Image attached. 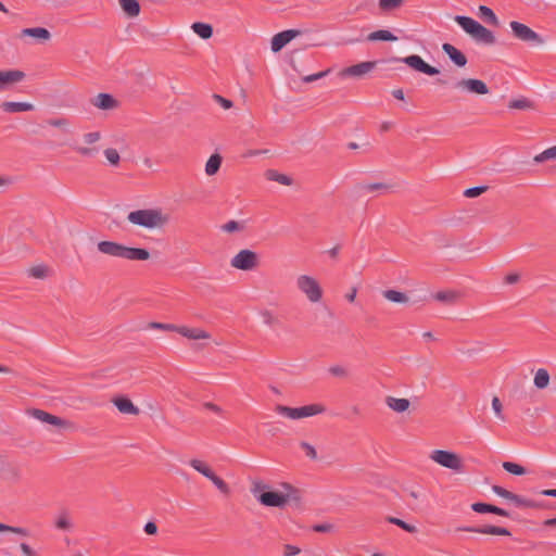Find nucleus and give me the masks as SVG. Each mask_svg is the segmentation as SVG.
<instances>
[{
    "mask_svg": "<svg viewBox=\"0 0 556 556\" xmlns=\"http://www.w3.org/2000/svg\"><path fill=\"white\" fill-rule=\"evenodd\" d=\"M457 530L481 534L510 535V531L508 529L496 526L459 527Z\"/></svg>",
    "mask_w": 556,
    "mask_h": 556,
    "instance_id": "obj_20",
    "label": "nucleus"
},
{
    "mask_svg": "<svg viewBox=\"0 0 556 556\" xmlns=\"http://www.w3.org/2000/svg\"><path fill=\"white\" fill-rule=\"evenodd\" d=\"M392 94L397 100H404V92L402 89H395L392 91Z\"/></svg>",
    "mask_w": 556,
    "mask_h": 556,
    "instance_id": "obj_64",
    "label": "nucleus"
},
{
    "mask_svg": "<svg viewBox=\"0 0 556 556\" xmlns=\"http://www.w3.org/2000/svg\"><path fill=\"white\" fill-rule=\"evenodd\" d=\"M265 175L270 181H276L285 186H290L292 184V179L289 176L280 174L274 169H268Z\"/></svg>",
    "mask_w": 556,
    "mask_h": 556,
    "instance_id": "obj_37",
    "label": "nucleus"
},
{
    "mask_svg": "<svg viewBox=\"0 0 556 556\" xmlns=\"http://www.w3.org/2000/svg\"><path fill=\"white\" fill-rule=\"evenodd\" d=\"M47 124L51 127L61 129L65 134L72 132L71 121L66 117L50 118L47 121Z\"/></svg>",
    "mask_w": 556,
    "mask_h": 556,
    "instance_id": "obj_34",
    "label": "nucleus"
},
{
    "mask_svg": "<svg viewBox=\"0 0 556 556\" xmlns=\"http://www.w3.org/2000/svg\"><path fill=\"white\" fill-rule=\"evenodd\" d=\"M104 156L111 165H118L121 161L119 153L116 149L109 148L104 150Z\"/></svg>",
    "mask_w": 556,
    "mask_h": 556,
    "instance_id": "obj_44",
    "label": "nucleus"
},
{
    "mask_svg": "<svg viewBox=\"0 0 556 556\" xmlns=\"http://www.w3.org/2000/svg\"><path fill=\"white\" fill-rule=\"evenodd\" d=\"M23 556H39L38 553L26 542L20 544Z\"/></svg>",
    "mask_w": 556,
    "mask_h": 556,
    "instance_id": "obj_53",
    "label": "nucleus"
},
{
    "mask_svg": "<svg viewBox=\"0 0 556 556\" xmlns=\"http://www.w3.org/2000/svg\"><path fill=\"white\" fill-rule=\"evenodd\" d=\"M151 327L155 328V329L176 331V332H177V328H178V326H175L173 324H162V323H152Z\"/></svg>",
    "mask_w": 556,
    "mask_h": 556,
    "instance_id": "obj_56",
    "label": "nucleus"
},
{
    "mask_svg": "<svg viewBox=\"0 0 556 556\" xmlns=\"http://www.w3.org/2000/svg\"><path fill=\"white\" fill-rule=\"evenodd\" d=\"M533 383L538 389H545L549 383V374L545 368H539L534 374Z\"/></svg>",
    "mask_w": 556,
    "mask_h": 556,
    "instance_id": "obj_32",
    "label": "nucleus"
},
{
    "mask_svg": "<svg viewBox=\"0 0 556 556\" xmlns=\"http://www.w3.org/2000/svg\"><path fill=\"white\" fill-rule=\"evenodd\" d=\"M388 521L390 523H392V525H395V526L400 527L401 529H403L404 531H406L408 533H416L417 532V527L416 526L410 525V523L404 521L403 519H400V518H396V517H389Z\"/></svg>",
    "mask_w": 556,
    "mask_h": 556,
    "instance_id": "obj_40",
    "label": "nucleus"
},
{
    "mask_svg": "<svg viewBox=\"0 0 556 556\" xmlns=\"http://www.w3.org/2000/svg\"><path fill=\"white\" fill-rule=\"evenodd\" d=\"M382 295L386 300L393 303L405 304L408 302V296L401 291L389 289L382 292Z\"/></svg>",
    "mask_w": 556,
    "mask_h": 556,
    "instance_id": "obj_31",
    "label": "nucleus"
},
{
    "mask_svg": "<svg viewBox=\"0 0 556 556\" xmlns=\"http://www.w3.org/2000/svg\"><path fill=\"white\" fill-rule=\"evenodd\" d=\"M434 299L440 302L452 303L457 299V294L453 291H440L434 294Z\"/></svg>",
    "mask_w": 556,
    "mask_h": 556,
    "instance_id": "obj_45",
    "label": "nucleus"
},
{
    "mask_svg": "<svg viewBox=\"0 0 556 556\" xmlns=\"http://www.w3.org/2000/svg\"><path fill=\"white\" fill-rule=\"evenodd\" d=\"M258 264L260 257L257 253L250 249L240 250L230 260L231 267L243 271H251L255 269Z\"/></svg>",
    "mask_w": 556,
    "mask_h": 556,
    "instance_id": "obj_8",
    "label": "nucleus"
},
{
    "mask_svg": "<svg viewBox=\"0 0 556 556\" xmlns=\"http://www.w3.org/2000/svg\"><path fill=\"white\" fill-rule=\"evenodd\" d=\"M375 67V62H361L358 64L345 67L340 72V77H362Z\"/></svg>",
    "mask_w": 556,
    "mask_h": 556,
    "instance_id": "obj_18",
    "label": "nucleus"
},
{
    "mask_svg": "<svg viewBox=\"0 0 556 556\" xmlns=\"http://www.w3.org/2000/svg\"><path fill=\"white\" fill-rule=\"evenodd\" d=\"M554 159H556V144L554 147H551V148L544 150L540 154L535 155L534 162L542 163L544 161L554 160Z\"/></svg>",
    "mask_w": 556,
    "mask_h": 556,
    "instance_id": "obj_41",
    "label": "nucleus"
},
{
    "mask_svg": "<svg viewBox=\"0 0 556 556\" xmlns=\"http://www.w3.org/2000/svg\"><path fill=\"white\" fill-rule=\"evenodd\" d=\"M509 26L511 28L514 37L523 42L535 45H540L543 42L540 35L523 23L513 21L509 23Z\"/></svg>",
    "mask_w": 556,
    "mask_h": 556,
    "instance_id": "obj_12",
    "label": "nucleus"
},
{
    "mask_svg": "<svg viewBox=\"0 0 556 556\" xmlns=\"http://www.w3.org/2000/svg\"><path fill=\"white\" fill-rule=\"evenodd\" d=\"M454 87L460 91H465L472 94H486L489 88L486 84L477 78H463L455 83Z\"/></svg>",
    "mask_w": 556,
    "mask_h": 556,
    "instance_id": "obj_15",
    "label": "nucleus"
},
{
    "mask_svg": "<svg viewBox=\"0 0 556 556\" xmlns=\"http://www.w3.org/2000/svg\"><path fill=\"white\" fill-rule=\"evenodd\" d=\"M54 527L61 531H72L74 528L73 519L68 511L62 510L54 516Z\"/></svg>",
    "mask_w": 556,
    "mask_h": 556,
    "instance_id": "obj_24",
    "label": "nucleus"
},
{
    "mask_svg": "<svg viewBox=\"0 0 556 556\" xmlns=\"http://www.w3.org/2000/svg\"><path fill=\"white\" fill-rule=\"evenodd\" d=\"M471 508L473 511L479 514H485V513H492L498 516L508 517L509 513L503 508H500L497 506L486 504V503H473L471 505Z\"/></svg>",
    "mask_w": 556,
    "mask_h": 556,
    "instance_id": "obj_25",
    "label": "nucleus"
},
{
    "mask_svg": "<svg viewBox=\"0 0 556 556\" xmlns=\"http://www.w3.org/2000/svg\"><path fill=\"white\" fill-rule=\"evenodd\" d=\"M329 73H330V70H326V71H323V72H319V73H315V74H312V75L304 76L302 80L304 83H312V81H315V80H318L320 78L326 77Z\"/></svg>",
    "mask_w": 556,
    "mask_h": 556,
    "instance_id": "obj_52",
    "label": "nucleus"
},
{
    "mask_svg": "<svg viewBox=\"0 0 556 556\" xmlns=\"http://www.w3.org/2000/svg\"><path fill=\"white\" fill-rule=\"evenodd\" d=\"M300 34L299 30L288 29L276 34L271 38L270 48L273 52L280 51L286 45H288L293 38Z\"/></svg>",
    "mask_w": 556,
    "mask_h": 556,
    "instance_id": "obj_19",
    "label": "nucleus"
},
{
    "mask_svg": "<svg viewBox=\"0 0 556 556\" xmlns=\"http://www.w3.org/2000/svg\"><path fill=\"white\" fill-rule=\"evenodd\" d=\"M368 40H370V41H377V40L395 41V40H397V38L390 30L379 29V30L370 33L368 35Z\"/></svg>",
    "mask_w": 556,
    "mask_h": 556,
    "instance_id": "obj_36",
    "label": "nucleus"
},
{
    "mask_svg": "<svg viewBox=\"0 0 556 556\" xmlns=\"http://www.w3.org/2000/svg\"><path fill=\"white\" fill-rule=\"evenodd\" d=\"M97 249L101 254L127 261H147L150 257V253L146 249L127 247L109 240L99 241Z\"/></svg>",
    "mask_w": 556,
    "mask_h": 556,
    "instance_id": "obj_3",
    "label": "nucleus"
},
{
    "mask_svg": "<svg viewBox=\"0 0 556 556\" xmlns=\"http://www.w3.org/2000/svg\"><path fill=\"white\" fill-rule=\"evenodd\" d=\"M442 49L455 65L464 67L467 64L466 55L453 45L443 43Z\"/></svg>",
    "mask_w": 556,
    "mask_h": 556,
    "instance_id": "obj_22",
    "label": "nucleus"
},
{
    "mask_svg": "<svg viewBox=\"0 0 556 556\" xmlns=\"http://www.w3.org/2000/svg\"><path fill=\"white\" fill-rule=\"evenodd\" d=\"M529 106V101L526 100V99H520V100H514L510 104H509V108H513V109H526Z\"/></svg>",
    "mask_w": 556,
    "mask_h": 556,
    "instance_id": "obj_59",
    "label": "nucleus"
},
{
    "mask_svg": "<svg viewBox=\"0 0 556 556\" xmlns=\"http://www.w3.org/2000/svg\"><path fill=\"white\" fill-rule=\"evenodd\" d=\"M222 165V156L217 153L212 154L205 164V174L207 176L215 175Z\"/></svg>",
    "mask_w": 556,
    "mask_h": 556,
    "instance_id": "obj_33",
    "label": "nucleus"
},
{
    "mask_svg": "<svg viewBox=\"0 0 556 556\" xmlns=\"http://www.w3.org/2000/svg\"><path fill=\"white\" fill-rule=\"evenodd\" d=\"M388 407L395 413H404L409 408V401L407 399H400L394 396H388L386 399Z\"/></svg>",
    "mask_w": 556,
    "mask_h": 556,
    "instance_id": "obj_28",
    "label": "nucleus"
},
{
    "mask_svg": "<svg viewBox=\"0 0 556 556\" xmlns=\"http://www.w3.org/2000/svg\"><path fill=\"white\" fill-rule=\"evenodd\" d=\"M332 529H333V526L331 523H327V522L318 523L313 527V530L315 532H321V533L330 532Z\"/></svg>",
    "mask_w": 556,
    "mask_h": 556,
    "instance_id": "obj_58",
    "label": "nucleus"
},
{
    "mask_svg": "<svg viewBox=\"0 0 556 556\" xmlns=\"http://www.w3.org/2000/svg\"><path fill=\"white\" fill-rule=\"evenodd\" d=\"M113 403L123 414L137 415L139 413V408L127 397H117Z\"/></svg>",
    "mask_w": 556,
    "mask_h": 556,
    "instance_id": "obj_27",
    "label": "nucleus"
},
{
    "mask_svg": "<svg viewBox=\"0 0 556 556\" xmlns=\"http://www.w3.org/2000/svg\"><path fill=\"white\" fill-rule=\"evenodd\" d=\"M356 294H357V289H356V288H353V289L351 290V292H350V293H348V294L345 295V298H346V300H348L349 302H351V303H352V302H354V301H355Z\"/></svg>",
    "mask_w": 556,
    "mask_h": 556,
    "instance_id": "obj_63",
    "label": "nucleus"
},
{
    "mask_svg": "<svg viewBox=\"0 0 556 556\" xmlns=\"http://www.w3.org/2000/svg\"><path fill=\"white\" fill-rule=\"evenodd\" d=\"M11 533H15V534H18L21 536H29V530L27 528H24V527H13L12 526V530H10Z\"/></svg>",
    "mask_w": 556,
    "mask_h": 556,
    "instance_id": "obj_60",
    "label": "nucleus"
},
{
    "mask_svg": "<svg viewBox=\"0 0 556 556\" xmlns=\"http://www.w3.org/2000/svg\"><path fill=\"white\" fill-rule=\"evenodd\" d=\"M486 189H488L486 186L471 187L464 191V195L466 198H476V197L480 195L481 193H483Z\"/></svg>",
    "mask_w": 556,
    "mask_h": 556,
    "instance_id": "obj_49",
    "label": "nucleus"
},
{
    "mask_svg": "<svg viewBox=\"0 0 556 556\" xmlns=\"http://www.w3.org/2000/svg\"><path fill=\"white\" fill-rule=\"evenodd\" d=\"M301 553V548L296 545L285 544L283 545V556H296Z\"/></svg>",
    "mask_w": 556,
    "mask_h": 556,
    "instance_id": "obj_51",
    "label": "nucleus"
},
{
    "mask_svg": "<svg viewBox=\"0 0 556 556\" xmlns=\"http://www.w3.org/2000/svg\"><path fill=\"white\" fill-rule=\"evenodd\" d=\"M251 493L264 507L283 508L292 498L294 488L289 483H281V490H273L263 481H254Z\"/></svg>",
    "mask_w": 556,
    "mask_h": 556,
    "instance_id": "obj_1",
    "label": "nucleus"
},
{
    "mask_svg": "<svg viewBox=\"0 0 556 556\" xmlns=\"http://www.w3.org/2000/svg\"><path fill=\"white\" fill-rule=\"evenodd\" d=\"M28 414H29V416H31L33 418L37 419L38 421H40L42 424H48V425H51V426H54L58 428H64V429H71L74 427V425L71 421L60 418L58 416H54V415L47 413L42 409L34 408V409L29 410Z\"/></svg>",
    "mask_w": 556,
    "mask_h": 556,
    "instance_id": "obj_13",
    "label": "nucleus"
},
{
    "mask_svg": "<svg viewBox=\"0 0 556 556\" xmlns=\"http://www.w3.org/2000/svg\"><path fill=\"white\" fill-rule=\"evenodd\" d=\"M177 332L190 340H202L211 338V334L201 328H189L186 326H178Z\"/></svg>",
    "mask_w": 556,
    "mask_h": 556,
    "instance_id": "obj_23",
    "label": "nucleus"
},
{
    "mask_svg": "<svg viewBox=\"0 0 556 556\" xmlns=\"http://www.w3.org/2000/svg\"><path fill=\"white\" fill-rule=\"evenodd\" d=\"M91 103L99 110H113L117 108L118 102L114 97L110 93H99L92 100Z\"/></svg>",
    "mask_w": 556,
    "mask_h": 556,
    "instance_id": "obj_21",
    "label": "nucleus"
},
{
    "mask_svg": "<svg viewBox=\"0 0 556 556\" xmlns=\"http://www.w3.org/2000/svg\"><path fill=\"white\" fill-rule=\"evenodd\" d=\"M479 15L486 23L494 25V26L498 25V18L491 8H489L486 5H480L479 7Z\"/></svg>",
    "mask_w": 556,
    "mask_h": 556,
    "instance_id": "obj_38",
    "label": "nucleus"
},
{
    "mask_svg": "<svg viewBox=\"0 0 556 556\" xmlns=\"http://www.w3.org/2000/svg\"><path fill=\"white\" fill-rule=\"evenodd\" d=\"M119 3L124 12L131 17L137 16L140 12V5L137 0H119Z\"/></svg>",
    "mask_w": 556,
    "mask_h": 556,
    "instance_id": "obj_35",
    "label": "nucleus"
},
{
    "mask_svg": "<svg viewBox=\"0 0 556 556\" xmlns=\"http://www.w3.org/2000/svg\"><path fill=\"white\" fill-rule=\"evenodd\" d=\"M242 228V225L236 220H229L220 226V230L227 233L240 231Z\"/></svg>",
    "mask_w": 556,
    "mask_h": 556,
    "instance_id": "obj_46",
    "label": "nucleus"
},
{
    "mask_svg": "<svg viewBox=\"0 0 556 556\" xmlns=\"http://www.w3.org/2000/svg\"><path fill=\"white\" fill-rule=\"evenodd\" d=\"M277 414L287 417L292 420H298L306 417H312L325 412V407L319 404H311L301 407H289L285 405H278L276 407Z\"/></svg>",
    "mask_w": 556,
    "mask_h": 556,
    "instance_id": "obj_7",
    "label": "nucleus"
},
{
    "mask_svg": "<svg viewBox=\"0 0 556 556\" xmlns=\"http://www.w3.org/2000/svg\"><path fill=\"white\" fill-rule=\"evenodd\" d=\"M388 186L382 182H363L357 186L361 193H370L380 190H387Z\"/></svg>",
    "mask_w": 556,
    "mask_h": 556,
    "instance_id": "obj_39",
    "label": "nucleus"
},
{
    "mask_svg": "<svg viewBox=\"0 0 556 556\" xmlns=\"http://www.w3.org/2000/svg\"><path fill=\"white\" fill-rule=\"evenodd\" d=\"M144 532L147 534H155L157 532V526L154 522L149 521L144 525Z\"/></svg>",
    "mask_w": 556,
    "mask_h": 556,
    "instance_id": "obj_61",
    "label": "nucleus"
},
{
    "mask_svg": "<svg viewBox=\"0 0 556 556\" xmlns=\"http://www.w3.org/2000/svg\"><path fill=\"white\" fill-rule=\"evenodd\" d=\"M329 372L337 377H344L348 375L346 369L340 365L331 366L329 368Z\"/></svg>",
    "mask_w": 556,
    "mask_h": 556,
    "instance_id": "obj_57",
    "label": "nucleus"
},
{
    "mask_svg": "<svg viewBox=\"0 0 556 556\" xmlns=\"http://www.w3.org/2000/svg\"><path fill=\"white\" fill-rule=\"evenodd\" d=\"M492 491L507 500L508 502L513 503L516 507H525V508H535L538 507V503H535L534 501L532 500H528V498H525L522 496H519L517 494H514L513 492L510 491H507L506 489L500 486V485H493L492 486Z\"/></svg>",
    "mask_w": 556,
    "mask_h": 556,
    "instance_id": "obj_14",
    "label": "nucleus"
},
{
    "mask_svg": "<svg viewBox=\"0 0 556 556\" xmlns=\"http://www.w3.org/2000/svg\"><path fill=\"white\" fill-rule=\"evenodd\" d=\"M454 21L463 28L464 31L470 35L476 42L489 46L496 42L494 33L472 17L456 15Z\"/></svg>",
    "mask_w": 556,
    "mask_h": 556,
    "instance_id": "obj_5",
    "label": "nucleus"
},
{
    "mask_svg": "<svg viewBox=\"0 0 556 556\" xmlns=\"http://www.w3.org/2000/svg\"><path fill=\"white\" fill-rule=\"evenodd\" d=\"M48 268L45 265H37L28 269V275L36 279H43L47 277Z\"/></svg>",
    "mask_w": 556,
    "mask_h": 556,
    "instance_id": "obj_43",
    "label": "nucleus"
},
{
    "mask_svg": "<svg viewBox=\"0 0 556 556\" xmlns=\"http://www.w3.org/2000/svg\"><path fill=\"white\" fill-rule=\"evenodd\" d=\"M25 73L18 70H7L0 72V92L9 90L13 85L21 83Z\"/></svg>",
    "mask_w": 556,
    "mask_h": 556,
    "instance_id": "obj_17",
    "label": "nucleus"
},
{
    "mask_svg": "<svg viewBox=\"0 0 556 556\" xmlns=\"http://www.w3.org/2000/svg\"><path fill=\"white\" fill-rule=\"evenodd\" d=\"M401 61L405 63L407 66L414 68L415 71L424 73L426 75L434 76L439 74V70L437 67L429 65L422 60L421 56L417 54L405 56L401 59Z\"/></svg>",
    "mask_w": 556,
    "mask_h": 556,
    "instance_id": "obj_16",
    "label": "nucleus"
},
{
    "mask_svg": "<svg viewBox=\"0 0 556 556\" xmlns=\"http://www.w3.org/2000/svg\"><path fill=\"white\" fill-rule=\"evenodd\" d=\"M301 447L305 451L306 455L311 459H316L317 458V452H316V450H315V447L313 445H311L307 442H302L301 443Z\"/></svg>",
    "mask_w": 556,
    "mask_h": 556,
    "instance_id": "obj_55",
    "label": "nucleus"
},
{
    "mask_svg": "<svg viewBox=\"0 0 556 556\" xmlns=\"http://www.w3.org/2000/svg\"><path fill=\"white\" fill-rule=\"evenodd\" d=\"M100 131H90L83 135V141L87 146L74 144L72 149L83 157L92 159L100 152L94 144L101 139Z\"/></svg>",
    "mask_w": 556,
    "mask_h": 556,
    "instance_id": "obj_11",
    "label": "nucleus"
},
{
    "mask_svg": "<svg viewBox=\"0 0 556 556\" xmlns=\"http://www.w3.org/2000/svg\"><path fill=\"white\" fill-rule=\"evenodd\" d=\"M213 99L225 110L231 109L233 105L232 101H230L219 94H214Z\"/></svg>",
    "mask_w": 556,
    "mask_h": 556,
    "instance_id": "obj_54",
    "label": "nucleus"
},
{
    "mask_svg": "<svg viewBox=\"0 0 556 556\" xmlns=\"http://www.w3.org/2000/svg\"><path fill=\"white\" fill-rule=\"evenodd\" d=\"M1 108L7 113H20L33 111L35 106L29 102L5 101L1 104Z\"/></svg>",
    "mask_w": 556,
    "mask_h": 556,
    "instance_id": "obj_26",
    "label": "nucleus"
},
{
    "mask_svg": "<svg viewBox=\"0 0 556 556\" xmlns=\"http://www.w3.org/2000/svg\"><path fill=\"white\" fill-rule=\"evenodd\" d=\"M295 286L308 302L315 304L321 301L324 291L315 277L305 274L299 275L295 279Z\"/></svg>",
    "mask_w": 556,
    "mask_h": 556,
    "instance_id": "obj_6",
    "label": "nucleus"
},
{
    "mask_svg": "<svg viewBox=\"0 0 556 556\" xmlns=\"http://www.w3.org/2000/svg\"><path fill=\"white\" fill-rule=\"evenodd\" d=\"M402 3L403 0H379V7L384 11L394 10L401 7Z\"/></svg>",
    "mask_w": 556,
    "mask_h": 556,
    "instance_id": "obj_48",
    "label": "nucleus"
},
{
    "mask_svg": "<svg viewBox=\"0 0 556 556\" xmlns=\"http://www.w3.org/2000/svg\"><path fill=\"white\" fill-rule=\"evenodd\" d=\"M22 36L33 37L39 40H49L51 37L50 31L43 27H31L24 28L22 30Z\"/></svg>",
    "mask_w": 556,
    "mask_h": 556,
    "instance_id": "obj_29",
    "label": "nucleus"
},
{
    "mask_svg": "<svg viewBox=\"0 0 556 556\" xmlns=\"http://www.w3.org/2000/svg\"><path fill=\"white\" fill-rule=\"evenodd\" d=\"M261 318H262L263 324H265L269 327L275 326L278 321V319L274 315V313H271L270 311H267V309L261 312Z\"/></svg>",
    "mask_w": 556,
    "mask_h": 556,
    "instance_id": "obj_47",
    "label": "nucleus"
},
{
    "mask_svg": "<svg viewBox=\"0 0 556 556\" xmlns=\"http://www.w3.org/2000/svg\"><path fill=\"white\" fill-rule=\"evenodd\" d=\"M205 407L216 414H220L222 413V408L213 403H206L205 404Z\"/></svg>",
    "mask_w": 556,
    "mask_h": 556,
    "instance_id": "obj_62",
    "label": "nucleus"
},
{
    "mask_svg": "<svg viewBox=\"0 0 556 556\" xmlns=\"http://www.w3.org/2000/svg\"><path fill=\"white\" fill-rule=\"evenodd\" d=\"M189 465L199 473L207 478L220 493L225 495L230 493L229 485L222 478L216 476L210 466H207L204 462L193 458L189 462Z\"/></svg>",
    "mask_w": 556,
    "mask_h": 556,
    "instance_id": "obj_9",
    "label": "nucleus"
},
{
    "mask_svg": "<svg viewBox=\"0 0 556 556\" xmlns=\"http://www.w3.org/2000/svg\"><path fill=\"white\" fill-rule=\"evenodd\" d=\"M191 29L202 39H208L213 35V27L206 23L195 22L191 25Z\"/></svg>",
    "mask_w": 556,
    "mask_h": 556,
    "instance_id": "obj_30",
    "label": "nucleus"
},
{
    "mask_svg": "<svg viewBox=\"0 0 556 556\" xmlns=\"http://www.w3.org/2000/svg\"><path fill=\"white\" fill-rule=\"evenodd\" d=\"M127 222L148 230L163 229L169 223V215L161 207L139 208L127 214Z\"/></svg>",
    "mask_w": 556,
    "mask_h": 556,
    "instance_id": "obj_2",
    "label": "nucleus"
},
{
    "mask_svg": "<svg viewBox=\"0 0 556 556\" xmlns=\"http://www.w3.org/2000/svg\"><path fill=\"white\" fill-rule=\"evenodd\" d=\"M492 409L495 414V416L501 419V420H504L505 419V416L503 414V407H502V403L500 401V399L497 396H494L492 399Z\"/></svg>",
    "mask_w": 556,
    "mask_h": 556,
    "instance_id": "obj_50",
    "label": "nucleus"
},
{
    "mask_svg": "<svg viewBox=\"0 0 556 556\" xmlns=\"http://www.w3.org/2000/svg\"><path fill=\"white\" fill-rule=\"evenodd\" d=\"M428 489L417 482H407L401 486V497L414 513H424L430 508Z\"/></svg>",
    "mask_w": 556,
    "mask_h": 556,
    "instance_id": "obj_4",
    "label": "nucleus"
},
{
    "mask_svg": "<svg viewBox=\"0 0 556 556\" xmlns=\"http://www.w3.org/2000/svg\"><path fill=\"white\" fill-rule=\"evenodd\" d=\"M430 459L440 466L454 470L460 471L463 468L462 459L459 456L451 451L446 450H434L430 453Z\"/></svg>",
    "mask_w": 556,
    "mask_h": 556,
    "instance_id": "obj_10",
    "label": "nucleus"
},
{
    "mask_svg": "<svg viewBox=\"0 0 556 556\" xmlns=\"http://www.w3.org/2000/svg\"><path fill=\"white\" fill-rule=\"evenodd\" d=\"M503 468L509 472V473H513V475H516V476H521V475H525L526 473V469L516 464V463H511V462H504L503 463Z\"/></svg>",
    "mask_w": 556,
    "mask_h": 556,
    "instance_id": "obj_42",
    "label": "nucleus"
}]
</instances>
